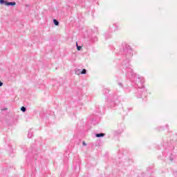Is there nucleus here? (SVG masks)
Returning a JSON list of instances; mask_svg holds the SVG:
<instances>
[{"label":"nucleus","mask_w":177,"mask_h":177,"mask_svg":"<svg viewBox=\"0 0 177 177\" xmlns=\"http://www.w3.org/2000/svg\"><path fill=\"white\" fill-rule=\"evenodd\" d=\"M80 74H86V69H83L81 72Z\"/></svg>","instance_id":"obj_4"},{"label":"nucleus","mask_w":177,"mask_h":177,"mask_svg":"<svg viewBox=\"0 0 177 177\" xmlns=\"http://www.w3.org/2000/svg\"><path fill=\"white\" fill-rule=\"evenodd\" d=\"M53 23L55 26H59V21L56 19H53Z\"/></svg>","instance_id":"obj_3"},{"label":"nucleus","mask_w":177,"mask_h":177,"mask_svg":"<svg viewBox=\"0 0 177 177\" xmlns=\"http://www.w3.org/2000/svg\"><path fill=\"white\" fill-rule=\"evenodd\" d=\"M21 111H23L24 113L26 111V107H24V106H22L21 108Z\"/></svg>","instance_id":"obj_6"},{"label":"nucleus","mask_w":177,"mask_h":177,"mask_svg":"<svg viewBox=\"0 0 177 177\" xmlns=\"http://www.w3.org/2000/svg\"><path fill=\"white\" fill-rule=\"evenodd\" d=\"M96 138H103L104 136V133H98L95 135Z\"/></svg>","instance_id":"obj_2"},{"label":"nucleus","mask_w":177,"mask_h":177,"mask_svg":"<svg viewBox=\"0 0 177 177\" xmlns=\"http://www.w3.org/2000/svg\"><path fill=\"white\" fill-rule=\"evenodd\" d=\"M5 5H6V6H15V5H16V2H15V1H13V2L5 1Z\"/></svg>","instance_id":"obj_1"},{"label":"nucleus","mask_w":177,"mask_h":177,"mask_svg":"<svg viewBox=\"0 0 177 177\" xmlns=\"http://www.w3.org/2000/svg\"><path fill=\"white\" fill-rule=\"evenodd\" d=\"M78 71H79V73H80V71H80V70H77L76 73H78Z\"/></svg>","instance_id":"obj_10"},{"label":"nucleus","mask_w":177,"mask_h":177,"mask_svg":"<svg viewBox=\"0 0 177 177\" xmlns=\"http://www.w3.org/2000/svg\"><path fill=\"white\" fill-rule=\"evenodd\" d=\"M76 45H77V50H81V48H82V47L78 46V43H76Z\"/></svg>","instance_id":"obj_5"},{"label":"nucleus","mask_w":177,"mask_h":177,"mask_svg":"<svg viewBox=\"0 0 177 177\" xmlns=\"http://www.w3.org/2000/svg\"><path fill=\"white\" fill-rule=\"evenodd\" d=\"M83 145L86 146V143L85 142V141H83Z\"/></svg>","instance_id":"obj_8"},{"label":"nucleus","mask_w":177,"mask_h":177,"mask_svg":"<svg viewBox=\"0 0 177 177\" xmlns=\"http://www.w3.org/2000/svg\"><path fill=\"white\" fill-rule=\"evenodd\" d=\"M5 1L4 0H0V3H5Z\"/></svg>","instance_id":"obj_7"},{"label":"nucleus","mask_w":177,"mask_h":177,"mask_svg":"<svg viewBox=\"0 0 177 177\" xmlns=\"http://www.w3.org/2000/svg\"><path fill=\"white\" fill-rule=\"evenodd\" d=\"M2 85H3V83H2V82L0 81V86H2Z\"/></svg>","instance_id":"obj_9"}]
</instances>
